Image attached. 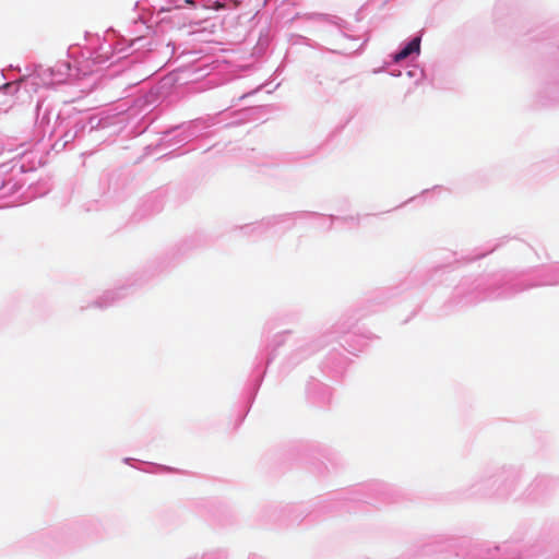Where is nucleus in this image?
<instances>
[{
  "mask_svg": "<svg viewBox=\"0 0 559 559\" xmlns=\"http://www.w3.org/2000/svg\"><path fill=\"white\" fill-rule=\"evenodd\" d=\"M420 48V39L414 38L412 41H409L400 52H397L394 56V60L396 62L406 59L409 55L413 52H419Z\"/></svg>",
  "mask_w": 559,
  "mask_h": 559,
  "instance_id": "nucleus-1",
  "label": "nucleus"
}]
</instances>
